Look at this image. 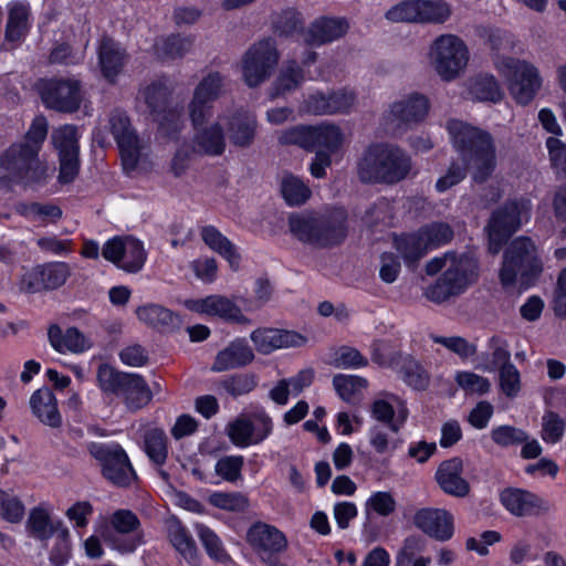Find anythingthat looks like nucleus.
<instances>
[{
  "instance_id": "nucleus-1",
  "label": "nucleus",
  "mask_w": 566,
  "mask_h": 566,
  "mask_svg": "<svg viewBox=\"0 0 566 566\" xmlns=\"http://www.w3.org/2000/svg\"><path fill=\"white\" fill-rule=\"evenodd\" d=\"M48 135L44 116L33 119L22 142L11 145L0 157V181L2 184L41 181L46 167L39 158V151Z\"/></svg>"
},
{
  "instance_id": "nucleus-2",
  "label": "nucleus",
  "mask_w": 566,
  "mask_h": 566,
  "mask_svg": "<svg viewBox=\"0 0 566 566\" xmlns=\"http://www.w3.org/2000/svg\"><path fill=\"white\" fill-rule=\"evenodd\" d=\"M454 149L459 153L474 182L486 181L496 168V147L493 136L479 127L458 119L447 123Z\"/></svg>"
},
{
  "instance_id": "nucleus-3",
  "label": "nucleus",
  "mask_w": 566,
  "mask_h": 566,
  "mask_svg": "<svg viewBox=\"0 0 566 566\" xmlns=\"http://www.w3.org/2000/svg\"><path fill=\"white\" fill-rule=\"evenodd\" d=\"M412 168L410 156L400 147L375 143L369 145L357 163L363 182L396 184L408 177Z\"/></svg>"
},
{
  "instance_id": "nucleus-4",
  "label": "nucleus",
  "mask_w": 566,
  "mask_h": 566,
  "mask_svg": "<svg viewBox=\"0 0 566 566\" xmlns=\"http://www.w3.org/2000/svg\"><path fill=\"white\" fill-rule=\"evenodd\" d=\"M97 380L104 392L120 397L130 411L142 409L153 398L148 384L138 374L117 371L104 364L98 367Z\"/></svg>"
},
{
  "instance_id": "nucleus-5",
  "label": "nucleus",
  "mask_w": 566,
  "mask_h": 566,
  "mask_svg": "<svg viewBox=\"0 0 566 566\" xmlns=\"http://www.w3.org/2000/svg\"><path fill=\"white\" fill-rule=\"evenodd\" d=\"M542 272V263L533 241L525 237L516 238L504 252L500 280L504 286L513 285L517 276L523 284H530Z\"/></svg>"
},
{
  "instance_id": "nucleus-6",
  "label": "nucleus",
  "mask_w": 566,
  "mask_h": 566,
  "mask_svg": "<svg viewBox=\"0 0 566 566\" xmlns=\"http://www.w3.org/2000/svg\"><path fill=\"white\" fill-rule=\"evenodd\" d=\"M478 262L463 254L451 259L437 282L424 290V296L433 303H442L463 293L478 277Z\"/></svg>"
},
{
  "instance_id": "nucleus-7",
  "label": "nucleus",
  "mask_w": 566,
  "mask_h": 566,
  "mask_svg": "<svg viewBox=\"0 0 566 566\" xmlns=\"http://www.w3.org/2000/svg\"><path fill=\"white\" fill-rule=\"evenodd\" d=\"M495 70L505 78L507 88L516 103L527 105L542 86L538 70L525 60L510 56H496Z\"/></svg>"
},
{
  "instance_id": "nucleus-8",
  "label": "nucleus",
  "mask_w": 566,
  "mask_h": 566,
  "mask_svg": "<svg viewBox=\"0 0 566 566\" xmlns=\"http://www.w3.org/2000/svg\"><path fill=\"white\" fill-rule=\"evenodd\" d=\"M469 59L468 45L455 34H441L430 45V64L442 81L458 78L465 71Z\"/></svg>"
},
{
  "instance_id": "nucleus-9",
  "label": "nucleus",
  "mask_w": 566,
  "mask_h": 566,
  "mask_svg": "<svg viewBox=\"0 0 566 566\" xmlns=\"http://www.w3.org/2000/svg\"><path fill=\"white\" fill-rule=\"evenodd\" d=\"M531 218V202L525 199L511 200L496 209L488 223L489 250L500 252L505 241Z\"/></svg>"
},
{
  "instance_id": "nucleus-10",
  "label": "nucleus",
  "mask_w": 566,
  "mask_h": 566,
  "mask_svg": "<svg viewBox=\"0 0 566 566\" xmlns=\"http://www.w3.org/2000/svg\"><path fill=\"white\" fill-rule=\"evenodd\" d=\"M280 53L271 39L254 43L242 57V78L249 87L265 82L279 63Z\"/></svg>"
},
{
  "instance_id": "nucleus-11",
  "label": "nucleus",
  "mask_w": 566,
  "mask_h": 566,
  "mask_svg": "<svg viewBox=\"0 0 566 566\" xmlns=\"http://www.w3.org/2000/svg\"><path fill=\"white\" fill-rule=\"evenodd\" d=\"M102 256L124 272L138 273L145 265L147 252L140 240L116 235L103 244Z\"/></svg>"
},
{
  "instance_id": "nucleus-12",
  "label": "nucleus",
  "mask_w": 566,
  "mask_h": 566,
  "mask_svg": "<svg viewBox=\"0 0 566 566\" xmlns=\"http://www.w3.org/2000/svg\"><path fill=\"white\" fill-rule=\"evenodd\" d=\"M39 92L48 108L61 113L76 112L83 99L81 82L73 77L44 80Z\"/></svg>"
},
{
  "instance_id": "nucleus-13",
  "label": "nucleus",
  "mask_w": 566,
  "mask_h": 566,
  "mask_svg": "<svg viewBox=\"0 0 566 566\" xmlns=\"http://www.w3.org/2000/svg\"><path fill=\"white\" fill-rule=\"evenodd\" d=\"M88 451L101 462L103 475L113 484L127 486L135 480V471L120 446L93 442Z\"/></svg>"
},
{
  "instance_id": "nucleus-14",
  "label": "nucleus",
  "mask_w": 566,
  "mask_h": 566,
  "mask_svg": "<svg viewBox=\"0 0 566 566\" xmlns=\"http://www.w3.org/2000/svg\"><path fill=\"white\" fill-rule=\"evenodd\" d=\"M112 532L103 534L105 542L122 554L133 553L143 541V531L137 515L129 510H117L109 518Z\"/></svg>"
},
{
  "instance_id": "nucleus-15",
  "label": "nucleus",
  "mask_w": 566,
  "mask_h": 566,
  "mask_svg": "<svg viewBox=\"0 0 566 566\" xmlns=\"http://www.w3.org/2000/svg\"><path fill=\"white\" fill-rule=\"evenodd\" d=\"M227 77L217 71L207 73L197 84L188 105L191 122L200 123L212 117V103L227 92Z\"/></svg>"
},
{
  "instance_id": "nucleus-16",
  "label": "nucleus",
  "mask_w": 566,
  "mask_h": 566,
  "mask_svg": "<svg viewBox=\"0 0 566 566\" xmlns=\"http://www.w3.org/2000/svg\"><path fill=\"white\" fill-rule=\"evenodd\" d=\"M109 127L122 156V164L126 171H133L139 161V138L132 127L130 119L125 112L115 109L109 115Z\"/></svg>"
},
{
  "instance_id": "nucleus-17",
  "label": "nucleus",
  "mask_w": 566,
  "mask_h": 566,
  "mask_svg": "<svg viewBox=\"0 0 566 566\" xmlns=\"http://www.w3.org/2000/svg\"><path fill=\"white\" fill-rule=\"evenodd\" d=\"M429 109V99L422 94L413 93L395 101L385 119L395 129H408L423 122Z\"/></svg>"
},
{
  "instance_id": "nucleus-18",
  "label": "nucleus",
  "mask_w": 566,
  "mask_h": 566,
  "mask_svg": "<svg viewBox=\"0 0 566 566\" xmlns=\"http://www.w3.org/2000/svg\"><path fill=\"white\" fill-rule=\"evenodd\" d=\"M70 275L71 266L66 262H48L27 272L22 277L21 289L29 293L55 290L64 285Z\"/></svg>"
},
{
  "instance_id": "nucleus-19",
  "label": "nucleus",
  "mask_w": 566,
  "mask_h": 566,
  "mask_svg": "<svg viewBox=\"0 0 566 566\" xmlns=\"http://www.w3.org/2000/svg\"><path fill=\"white\" fill-rule=\"evenodd\" d=\"M184 306L195 313L217 316L224 321L237 322L240 324H250V319L244 316L240 307L230 298L223 295H209L203 298H189L184 301Z\"/></svg>"
},
{
  "instance_id": "nucleus-20",
  "label": "nucleus",
  "mask_w": 566,
  "mask_h": 566,
  "mask_svg": "<svg viewBox=\"0 0 566 566\" xmlns=\"http://www.w3.org/2000/svg\"><path fill=\"white\" fill-rule=\"evenodd\" d=\"M355 102L356 95L353 91L315 92L304 99L303 109L313 115L343 114L349 112Z\"/></svg>"
},
{
  "instance_id": "nucleus-21",
  "label": "nucleus",
  "mask_w": 566,
  "mask_h": 566,
  "mask_svg": "<svg viewBox=\"0 0 566 566\" xmlns=\"http://www.w3.org/2000/svg\"><path fill=\"white\" fill-rule=\"evenodd\" d=\"M209 118H203L200 123L191 122L195 129L192 138V151L199 155L217 157L226 150V134L222 127V120L208 124Z\"/></svg>"
},
{
  "instance_id": "nucleus-22",
  "label": "nucleus",
  "mask_w": 566,
  "mask_h": 566,
  "mask_svg": "<svg viewBox=\"0 0 566 566\" xmlns=\"http://www.w3.org/2000/svg\"><path fill=\"white\" fill-rule=\"evenodd\" d=\"M227 126L230 143L239 148H249L255 140L258 119L255 114L238 109L229 116H219Z\"/></svg>"
},
{
  "instance_id": "nucleus-23",
  "label": "nucleus",
  "mask_w": 566,
  "mask_h": 566,
  "mask_svg": "<svg viewBox=\"0 0 566 566\" xmlns=\"http://www.w3.org/2000/svg\"><path fill=\"white\" fill-rule=\"evenodd\" d=\"M413 523L424 534L438 541H448L453 535V516L444 509H420L413 515Z\"/></svg>"
},
{
  "instance_id": "nucleus-24",
  "label": "nucleus",
  "mask_w": 566,
  "mask_h": 566,
  "mask_svg": "<svg viewBox=\"0 0 566 566\" xmlns=\"http://www.w3.org/2000/svg\"><path fill=\"white\" fill-rule=\"evenodd\" d=\"M247 541L262 559L265 555L279 554L287 547L285 535L275 526L262 522L248 530Z\"/></svg>"
},
{
  "instance_id": "nucleus-25",
  "label": "nucleus",
  "mask_w": 566,
  "mask_h": 566,
  "mask_svg": "<svg viewBox=\"0 0 566 566\" xmlns=\"http://www.w3.org/2000/svg\"><path fill=\"white\" fill-rule=\"evenodd\" d=\"M463 463L459 458L443 461L437 469L436 481L440 489L455 497H465L470 492L469 482L462 476Z\"/></svg>"
},
{
  "instance_id": "nucleus-26",
  "label": "nucleus",
  "mask_w": 566,
  "mask_h": 566,
  "mask_svg": "<svg viewBox=\"0 0 566 566\" xmlns=\"http://www.w3.org/2000/svg\"><path fill=\"white\" fill-rule=\"evenodd\" d=\"M251 339L262 354H270L283 347L302 346L306 342V338L298 333L276 328L255 329L251 334Z\"/></svg>"
},
{
  "instance_id": "nucleus-27",
  "label": "nucleus",
  "mask_w": 566,
  "mask_h": 566,
  "mask_svg": "<svg viewBox=\"0 0 566 566\" xmlns=\"http://www.w3.org/2000/svg\"><path fill=\"white\" fill-rule=\"evenodd\" d=\"M347 214L343 208H335L328 214L317 216V247L327 248L339 244L347 234Z\"/></svg>"
},
{
  "instance_id": "nucleus-28",
  "label": "nucleus",
  "mask_w": 566,
  "mask_h": 566,
  "mask_svg": "<svg viewBox=\"0 0 566 566\" xmlns=\"http://www.w3.org/2000/svg\"><path fill=\"white\" fill-rule=\"evenodd\" d=\"M348 22L344 18H321L303 33V42L308 45H323L346 34Z\"/></svg>"
},
{
  "instance_id": "nucleus-29",
  "label": "nucleus",
  "mask_w": 566,
  "mask_h": 566,
  "mask_svg": "<svg viewBox=\"0 0 566 566\" xmlns=\"http://www.w3.org/2000/svg\"><path fill=\"white\" fill-rule=\"evenodd\" d=\"M503 506L515 516L537 514L544 506V501L536 494L516 488H507L500 494Z\"/></svg>"
},
{
  "instance_id": "nucleus-30",
  "label": "nucleus",
  "mask_w": 566,
  "mask_h": 566,
  "mask_svg": "<svg viewBox=\"0 0 566 566\" xmlns=\"http://www.w3.org/2000/svg\"><path fill=\"white\" fill-rule=\"evenodd\" d=\"M30 408L35 418L51 428L62 426V416L57 408V400L48 387L36 389L30 397Z\"/></svg>"
},
{
  "instance_id": "nucleus-31",
  "label": "nucleus",
  "mask_w": 566,
  "mask_h": 566,
  "mask_svg": "<svg viewBox=\"0 0 566 566\" xmlns=\"http://www.w3.org/2000/svg\"><path fill=\"white\" fill-rule=\"evenodd\" d=\"M48 337L50 345L61 354H81L92 346L88 338L75 327L63 331L59 325L53 324L49 327Z\"/></svg>"
},
{
  "instance_id": "nucleus-32",
  "label": "nucleus",
  "mask_w": 566,
  "mask_h": 566,
  "mask_svg": "<svg viewBox=\"0 0 566 566\" xmlns=\"http://www.w3.org/2000/svg\"><path fill=\"white\" fill-rule=\"evenodd\" d=\"M126 52L111 38H103L98 45V63L103 76L111 83L122 72L126 63Z\"/></svg>"
},
{
  "instance_id": "nucleus-33",
  "label": "nucleus",
  "mask_w": 566,
  "mask_h": 566,
  "mask_svg": "<svg viewBox=\"0 0 566 566\" xmlns=\"http://www.w3.org/2000/svg\"><path fill=\"white\" fill-rule=\"evenodd\" d=\"M254 358L252 348L244 339H235L216 356L212 371H226L250 364Z\"/></svg>"
},
{
  "instance_id": "nucleus-34",
  "label": "nucleus",
  "mask_w": 566,
  "mask_h": 566,
  "mask_svg": "<svg viewBox=\"0 0 566 566\" xmlns=\"http://www.w3.org/2000/svg\"><path fill=\"white\" fill-rule=\"evenodd\" d=\"M31 28V8L25 1H12L8 4V19L4 38L8 42H20Z\"/></svg>"
},
{
  "instance_id": "nucleus-35",
  "label": "nucleus",
  "mask_w": 566,
  "mask_h": 566,
  "mask_svg": "<svg viewBox=\"0 0 566 566\" xmlns=\"http://www.w3.org/2000/svg\"><path fill=\"white\" fill-rule=\"evenodd\" d=\"M168 537L175 549L191 566H199V554L196 543L188 530L179 522L168 524Z\"/></svg>"
},
{
  "instance_id": "nucleus-36",
  "label": "nucleus",
  "mask_w": 566,
  "mask_h": 566,
  "mask_svg": "<svg viewBox=\"0 0 566 566\" xmlns=\"http://www.w3.org/2000/svg\"><path fill=\"white\" fill-rule=\"evenodd\" d=\"M480 359L478 368L488 373L512 365L507 342L500 336H492L488 340V350L481 355Z\"/></svg>"
},
{
  "instance_id": "nucleus-37",
  "label": "nucleus",
  "mask_w": 566,
  "mask_h": 566,
  "mask_svg": "<svg viewBox=\"0 0 566 566\" xmlns=\"http://www.w3.org/2000/svg\"><path fill=\"white\" fill-rule=\"evenodd\" d=\"M203 242L216 253L223 256L233 270L240 264V255L234 244L223 235L216 227L206 226L200 231Z\"/></svg>"
},
{
  "instance_id": "nucleus-38",
  "label": "nucleus",
  "mask_w": 566,
  "mask_h": 566,
  "mask_svg": "<svg viewBox=\"0 0 566 566\" xmlns=\"http://www.w3.org/2000/svg\"><path fill=\"white\" fill-rule=\"evenodd\" d=\"M304 81L303 69L295 60L286 61L281 67L270 92L271 98H276L298 88Z\"/></svg>"
},
{
  "instance_id": "nucleus-39",
  "label": "nucleus",
  "mask_w": 566,
  "mask_h": 566,
  "mask_svg": "<svg viewBox=\"0 0 566 566\" xmlns=\"http://www.w3.org/2000/svg\"><path fill=\"white\" fill-rule=\"evenodd\" d=\"M394 244L407 265L417 263L429 251L419 230L395 237Z\"/></svg>"
},
{
  "instance_id": "nucleus-40",
  "label": "nucleus",
  "mask_w": 566,
  "mask_h": 566,
  "mask_svg": "<svg viewBox=\"0 0 566 566\" xmlns=\"http://www.w3.org/2000/svg\"><path fill=\"white\" fill-rule=\"evenodd\" d=\"M343 139V133L336 125H312V150L322 149L332 155L342 146Z\"/></svg>"
},
{
  "instance_id": "nucleus-41",
  "label": "nucleus",
  "mask_w": 566,
  "mask_h": 566,
  "mask_svg": "<svg viewBox=\"0 0 566 566\" xmlns=\"http://www.w3.org/2000/svg\"><path fill=\"white\" fill-rule=\"evenodd\" d=\"M170 90L163 81H154L139 91V98L147 105L151 115H160L169 105Z\"/></svg>"
},
{
  "instance_id": "nucleus-42",
  "label": "nucleus",
  "mask_w": 566,
  "mask_h": 566,
  "mask_svg": "<svg viewBox=\"0 0 566 566\" xmlns=\"http://www.w3.org/2000/svg\"><path fill=\"white\" fill-rule=\"evenodd\" d=\"M136 315L140 322L155 328L170 327L179 323L174 312L158 304L139 306Z\"/></svg>"
},
{
  "instance_id": "nucleus-43",
  "label": "nucleus",
  "mask_w": 566,
  "mask_h": 566,
  "mask_svg": "<svg viewBox=\"0 0 566 566\" xmlns=\"http://www.w3.org/2000/svg\"><path fill=\"white\" fill-rule=\"evenodd\" d=\"M317 216L314 214H292L289 218V228L291 233L301 242L317 247Z\"/></svg>"
},
{
  "instance_id": "nucleus-44",
  "label": "nucleus",
  "mask_w": 566,
  "mask_h": 566,
  "mask_svg": "<svg viewBox=\"0 0 566 566\" xmlns=\"http://www.w3.org/2000/svg\"><path fill=\"white\" fill-rule=\"evenodd\" d=\"M281 193L289 206H301L311 197V189L298 177L283 172L281 176Z\"/></svg>"
},
{
  "instance_id": "nucleus-45",
  "label": "nucleus",
  "mask_w": 566,
  "mask_h": 566,
  "mask_svg": "<svg viewBox=\"0 0 566 566\" xmlns=\"http://www.w3.org/2000/svg\"><path fill=\"white\" fill-rule=\"evenodd\" d=\"M62 526L61 522L51 521L49 512L43 507H33L27 521V527L33 537L45 541Z\"/></svg>"
},
{
  "instance_id": "nucleus-46",
  "label": "nucleus",
  "mask_w": 566,
  "mask_h": 566,
  "mask_svg": "<svg viewBox=\"0 0 566 566\" xmlns=\"http://www.w3.org/2000/svg\"><path fill=\"white\" fill-rule=\"evenodd\" d=\"M470 94L478 101L496 103L502 99L503 92L491 74L478 75L470 82Z\"/></svg>"
},
{
  "instance_id": "nucleus-47",
  "label": "nucleus",
  "mask_w": 566,
  "mask_h": 566,
  "mask_svg": "<svg viewBox=\"0 0 566 566\" xmlns=\"http://www.w3.org/2000/svg\"><path fill=\"white\" fill-rule=\"evenodd\" d=\"M167 436L163 429L150 428L144 436V449L149 459L161 465L166 462L168 455Z\"/></svg>"
},
{
  "instance_id": "nucleus-48",
  "label": "nucleus",
  "mask_w": 566,
  "mask_h": 566,
  "mask_svg": "<svg viewBox=\"0 0 566 566\" xmlns=\"http://www.w3.org/2000/svg\"><path fill=\"white\" fill-rule=\"evenodd\" d=\"M367 386V379L356 375L337 374L333 378L335 391L346 402H353Z\"/></svg>"
},
{
  "instance_id": "nucleus-49",
  "label": "nucleus",
  "mask_w": 566,
  "mask_h": 566,
  "mask_svg": "<svg viewBox=\"0 0 566 566\" xmlns=\"http://www.w3.org/2000/svg\"><path fill=\"white\" fill-rule=\"evenodd\" d=\"M52 143L59 153L62 155L78 154V132L74 125H63L55 128L51 135Z\"/></svg>"
},
{
  "instance_id": "nucleus-50",
  "label": "nucleus",
  "mask_w": 566,
  "mask_h": 566,
  "mask_svg": "<svg viewBox=\"0 0 566 566\" xmlns=\"http://www.w3.org/2000/svg\"><path fill=\"white\" fill-rule=\"evenodd\" d=\"M18 212L31 221L55 222L62 217V210L52 203H21L17 207Z\"/></svg>"
},
{
  "instance_id": "nucleus-51",
  "label": "nucleus",
  "mask_w": 566,
  "mask_h": 566,
  "mask_svg": "<svg viewBox=\"0 0 566 566\" xmlns=\"http://www.w3.org/2000/svg\"><path fill=\"white\" fill-rule=\"evenodd\" d=\"M196 531L210 558L222 564H227L231 560V557L226 552L221 539L212 530L203 524H196Z\"/></svg>"
},
{
  "instance_id": "nucleus-52",
  "label": "nucleus",
  "mask_w": 566,
  "mask_h": 566,
  "mask_svg": "<svg viewBox=\"0 0 566 566\" xmlns=\"http://www.w3.org/2000/svg\"><path fill=\"white\" fill-rule=\"evenodd\" d=\"M418 22L443 23L451 15L450 6L443 0H418Z\"/></svg>"
},
{
  "instance_id": "nucleus-53",
  "label": "nucleus",
  "mask_w": 566,
  "mask_h": 566,
  "mask_svg": "<svg viewBox=\"0 0 566 566\" xmlns=\"http://www.w3.org/2000/svg\"><path fill=\"white\" fill-rule=\"evenodd\" d=\"M428 250H433L449 243L453 238L452 228L444 222H432L419 229Z\"/></svg>"
},
{
  "instance_id": "nucleus-54",
  "label": "nucleus",
  "mask_w": 566,
  "mask_h": 566,
  "mask_svg": "<svg viewBox=\"0 0 566 566\" xmlns=\"http://www.w3.org/2000/svg\"><path fill=\"white\" fill-rule=\"evenodd\" d=\"M192 40L181 35H170L156 42V52L161 57H181L190 51Z\"/></svg>"
},
{
  "instance_id": "nucleus-55",
  "label": "nucleus",
  "mask_w": 566,
  "mask_h": 566,
  "mask_svg": "<svg viewBox=\"0 0 566 566\" xmlns=\"http://www.w3.org/2000/svg\"><path fill=\"white\" fill-rule=\"evenodd\" d=\"M275 32L281 36H297L303 41V22L300 14L293 10L281 12L273 22Z\"/></svg>"
},
{
  "instance_id": "nucleus-56",
  "label": "nucleus",
  "mask_w": 566,
  "mask_h": 566,
  "mask_svg": "<svg viewBox=\"0 0 566 566\" xmlns=\"http://www.w3.org/2000/svg\"><path fill=\"white\" fill-rule=\"evenodd\" d=\"M397 509V501L390 492H373L365 502V513H375L378 516L387 517Z\"/></svg>"
},
{
  "instance_id": "nucleus-57",
  "label": "nucleus",
  "mask_w": 566,
  "mask_h": 566,
  "mask_svg": "<svg viewBox=\"0 0 566 566\" xmlns=\"http://www.w3.org/2000/svg\"><path fill=\"white\" fill-rule=\"evenodd\" d=\"M491 439L501 448H510L522 444L528 439V436L520 428L502 424L491 430Z\"/></svg>"
},
{
  "instance_id": "nucleus-58",
  "label": "nucleus",
  "mask_w": 566,
  "mask_h": 566,
  "mask_svg": "<svg viewBox=\"0 0 566 566\" xmlns=\"http://www.w3.org/2000/svg\"><path fill=\"white\" fill-rule=\"evenodd\" d=\"M25 507L14 494L0 489V516L9 523H20L24 516Z\"/></svg>"
},
{
  "instance_id": "nucleus-59",
  "label": "nucleus",
  "mask_w": 566,
  "mask_h": 566,
  "mask_svg": "<svg viewBox=\"0 0 566 566\" xmlns=\"http://www.w3.org/2000/svg\"><path fill=\"white\" fill-rule=\"evenodd\" d=\"M430 339L439 345H442L449 352L458 355L461 359H467L476 354V345L468 342L461 336H439L430 335Z\"/></svg>"
},
{
  "instance_id": "nucleus-60",
  "label": "nucleus",
  "mask_w": 566,
  "mask_h": 566,
  "mask_svg": "<svg viewBox=\"0 0 566 566\" xmlns=\"http://www.w3.org/2000/svg\"><path fill=\"white\" fill-rule=\"evenodd\" d=\"M454 380L467 394L484 395L491 389V381L473 371H458Z\"/></svg>"
},
{
  "instance_id": "nucleus-61",
  "label": "nucleus",
  "mask_w": 566,
  "mask_h": 566,
  "mask_svg": "<svg viewBox=\"0 0 566 566\" xmlns=\"http://www.w3.org/2000/svg\"><path fill=\"white\" fill-rule=\"evenodd\" d=\"M277 139L282 145H297L312 150V125H297L282 130Z\"/></svg>"
},
{
  "instance_id": "nucleus-62",
  "label": "nucleus",
  "mask_w": 566,
  "mask_h": 566,
  "mask_svg": "<svg viewBox=\"0 0 566 566\" xmlns=\"http://www.w3.org/2000/svg\"><path fill=\"white\" fill-rule=\"evenodd\" d=\"M565 432V421L554 411H547L542 418L541 437L546 443H557Z\"/></svg>"
},
{
  "instance_id": "nucleus-63",
  "label": "nucleus",
  "mask_w": 566,
  "mask_h": 566,
  "mask_svg": "<svg viewBox=\"0 0 566 566\" xmlns=\"http://www.w3.org/2000/svg\"><path fill=\"white\" fill-rule=\"evenodd\" d=\"M244 458L242 455H226L217 461L214 471L224 481L233 483L241 479Z\"/></svg>"
},
{
  "instance_id": "nucleus-64",
  "label": "nucleus",
  "mask_w": 566,
  "mask_h": 566,
  "mask_svg": "<svg viewBox=\"0 0 566 566\" xmlns=\"http://www.w3.org/2000/svg\"><path fill=\"white\" fill-rule=\"evenodd\" d=\"M256 385V377L252 374L233 375L222 381V387L232 397L247 395L251 392Z\"/></svg>"
}]
</instances>
